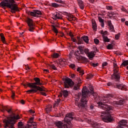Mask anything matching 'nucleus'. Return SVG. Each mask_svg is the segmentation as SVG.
Here are the masks:
<instances>
[{
    "mask_svg": "<svg viewBox=\"0 0 128 128\" xmlns=\"http://www.w3.org/2000/svg\"><path fill=\"white\" fill-rule=\"evenodd\" d=\"M114 97V96L112 94H108L106 97L104 98L103 102H98V103L99 108L104 110L102 112V114H106L104 116V115H101L102 116V120L104 122H110L114 120V117H112L110 114H108L109 112H110L111 110H112V107L106 104V103L108 102L110 100Z\"/></svg>",
    "mask_w": 128,
    "mask_h": 128,
    "instance_id": "obj_1",
    "label": "nucleus"
},
{
    "mask_svg": "<svg viewBox=\"0 0 128 128\" xmlns=\"http://www.w3.org/2000/svg\"><path fill=\"white\" fill-rule=\"evenodd\" d=\"M0 6H6L10 8L12 12H16L17 10H18V4L16 2H14V0H5L0 2Z\"/></svg>",
    "mask_w": 128,
    "mask_h": 128,
    "instance_id": "obj_2",
    "label": "nucleus"
},
{
    "mask_svg": "<svg viewBox=\"0 0 128 128\" xmlns=\"http://www.w3.org/2000/svg\"><path fill=\"white\" fill-rule=\"evenodd\" d=\"M16 120H20V116L17 115L16 116H9L4 120L3 122L4 124V128H14V124L16 122Z\"/></svg>",
    "mask_w": 128,
    "mask_h": 128,
    "instance_id": "obj_3",
    "label": "nucleus"
},
{
    "mask_svg": "<svg viewBox=\"0 0 128 128\" xmlns=\"http://www.w3.org/2000/svg\"><path fill=\"white\" fill-rule=\"evenodd\" d=\"M90 92V90L86 88H83L82 89V98L81 102L79 104V106L82 108H84L86 104H88V96Z\"/></svg>",
    "mask_w": 128,
    "mask_h": 128,
    "instance_id": "obj_4",
    "label": "nucleus"
},
{
    "mask_svg": "<svg viewBox=\"0 0 128 128\" xmlns=\"http://www.w3.org/2000/svg\"><path fill=\"white\" fill-rule=\"evenodd\" d=\"M42 84L40 82H36L34 83H27L26 84H24L23 86L26 88V86H28L29 88H35L37 90H40V92H46V88H44V86H42V88L40 87L39 86H42Z\"/></svg>",
    "mask_w": 128,
    "mask_h": 128,
    "instance_id": "obj_5",
    "label": "nucleus"
},
{
    "mask_svg": "<svg viewBox=\"0 0 128 128\" xmlns=\"http://www.w3.org/2000/svg\"><path fill=\"white\" fill-rule=\"evenodd\" d=\"M74 120V114L73 113H68L64 118V122H66L68 126H72L70 120Z\"/></svg>",
    "mask_w": 128,
    "mask_h": 128,
    "instance_id": "obj_6",
    "label": "nucleus"
},
{
    "mask_svg": "<svg viewBox=\"0 0 128 128\" xmlns=\"http://www.w3.org/2000/svg\"><path fill=\"white\" fill-rule=\"evenodd\" d=\"M74 86V82L70 78H66L64 80V86L65 88H70V86Z\"/></svg>",
    "mask_w": 128,
    "mask_h": 128,
    "instance_id": "obj_7",
    "label": "nucleus"
},
{
    "mask_svg": "<svg viewBox=\"0 0 128 128\" xmlns=\"http://www.w3.org/2000/svg\"><path fill=\"white\" fill-rule=\"evenodd\" d=\"M54 124L58 128H70V126H68L67 124H64L60 121H58L54 122Z\"/></svg>",
    "mask_w": 128,
    "mask_h": 128,
    "instance_id": "obj_8",
    "label": "nucleus"
},
{
    "mask_svg": "<svg viewBox=\"0 0 128 128\" xmlns=\"http://www.w3.org/2000/svg\"><path fill=\"white\" fill-rule=\"evenodd\" d=\"M114 74L112 75V80H116L117 82L120 80V74H118V69H114Z\"/></svg>",
    "mask_w": 128,
    "mask_h": 128,
    "instance_id": "obj_9",
    "label": "nucleus"
},
{
    "mask_svg": "<svg viewBox=\"0 0 128 128\" xmlns=\"http://www.w3.org/2000/svg\"><path fill=\"white\" fill-rule=\"evenodd\" d=\"M30 16H34L35 18H38L40 16H42V11L38 10H35L33 12H29Z\"/></svg>",
    "mask_w": 128,
    "mask_h": 128,
    "instance_id": "obj_10",
    "label": "nucleus"
},
{
    "mask_svg": "<svg viewBox=\"0 0 128 128\" xmlns=\"http://www.w3.org/2000/svg\"><path fill=\"white\" fill-rule=\"evenodd\" d=\"M28 24L30 28L28 30L29 32H34V23L32 22V20L28 18Z\"/></svg>",
    "mask_w": 128,
    "mask_h": 128,
    "instance_id": "obj_11",
    "label": "nucleus"
},
{
    "mask_svg": "<svg viewBox=\"0 0 128 128\" xmlns=\"http://www.w3.org/2000/svg\"><path fill=\"white\" fill-rule=\"evenodd\" d=\"M126 124H128L126 120H121L119 122V126H118L117 128H128L126 126Z\"/></svg>",
    "mask_w": 128,
    "mask_h": 128,
    "instance_id": "obj_12",
    "label": "nucleus"
},
{
    "mask_svg": "<svg viewBox=\"0 0 128 128\" xmlns=\"http://www.w3.org/2000/svg\"><path fill=\"white\" fill-rule=\"evenodd\" d=\"M52 18L55 20H62V16L60 12H56L52 14Z\"/></svg>",
    "mask_w": 128,
    "mask_h": 128,
    "instance_id": "obj_13",
    "label": "nucleus"
},
{
    "mask_svg": "<svg viewBox=\"0 0 128 128\" xmlns=\"http://www.w3.org/2000/svg\"><path fill=\"white\" fill-rule=\"evenodd\" d=\"M94 56H96V54H94V51H91L88 53L87 56L89 60H92L94 58Z\"/></svg>",
    "mask_w": 128,
    "mask_h": 128,
    "instance_id": "obj_14",
    "label": "nucleus"
},
{
    "mask_svg": "<svg viewBox=\"0 0 128 128\" xmlns=\"http://www.w3.org/2000/svg\"><path fill=\"white\" fill-rule=\"evenodd\" d=\"M124 104V101L120 100V101H114L113 102V105L114 106H122Z\"/></svg>",
    "mask_w": 128,
    "mask_h": 128,
    "instance_id": "obj_15",
    "label": "nucleus"
},
{
    "mask_svg": "<svg viewBox=\"0 0 128 128\" xmlns=\"http://www.w3.org/2000/svg\"><path fill=\"white\" fill-rule=\"evenodd\" d=\"M115 88H116L121 90H125L126 86H123L122 84H118L116 85V86H115Z\"/></svg>",
    "mask_w": 128,
    "mask_h": 128,
    "instance_id": "obj_16",
    "label": "nucleus"
},
{
    "mask_svg": "<svg viewBox=\"0 0 128 128\" xmlns=\"http://www.w3.org/2000/svg\"><path fill=\"white\" fill-rule=\"evenodd\" d=\"M108 26L110 28V30L111 32H114V25L112 24V21L108 20Z\"/></svg>",
    "mask_w": 128,
    "mask_h": 128,
    "instance_id": "obj_17",
    "label": "nucleus"
},
{
    "mask_svg": "<svg viewBox=\"0 0 128 128\" xmlns=\"http://www.w3.org/2000/svg\"><path fill=\"white\" fill-rule=\"evenodd\" d=\"M78 4L81 10H84V2L82 0H78Z\"/></svg>",
    "mask_w": 128,
    "mask_h": 128,
    "instance_id": "obj_18",
    "label": "nucleus"
},
{
    "mask_svg": "<svg viewBox=\"0 0 128 128\" xmlns=\"http://www.w3.org/2000/svg\"><path fill=\"white\" fill-rule=\"evenodd\" d=\"M94 88L92 86L91 87V94H92V96L94 98V100H96V98H98V94L96 92H94Z\"/></svg>",
    "mask_w": 128,
    "mask_h": 128,
    "instance_id": "obj_19",
    "label": "nucleus"
},
{
    "mask_svg": "<svg viewBox=\"0 0 128 128\" xmlns=\"http://www.w3.org/2000/svg\"><path fill=\"white\" fill-rule=\"evenodd\" d=\"M36 126H38V124H36V122H34L31 124H28L27 128H37Z\"/></svg>",
    "mask_w": 128,
    "mask_h": 128,
    "instance_id": "obj_20",
    "label": "nucleus"
},
{
    "mask_svg": "<svg viewBox=\"0 0 128 128\" xmlns=\"http://www.w3.org/2000/svg\"><path fill=\"white\" fill-rule=\"evenodd\" d=\"M66 18L69 20V22H72L74 19L72 18L74 16L72 15L71 14L67 13L66 14Z\"/></svg>",
    "mask_w": 128,
    "mask_h": 128,
    "instance_id": "obj_21",
    "label": "nucleus"
},
{
    "mask_svg": "<svg viewBox=\"0 0 128 128\" xmlns=\"http://www.w3.org/2000/svg\"><path fill=\"white\" fill-rule=\"evenodd\" d=\"M98 20H99V22H100L101 24V26L102 28H104V20L100 16L98 17Z\"/></svg>",
    "mask_w": 128,
    "mask_h": 128,
    "instance_id": "obj_22",
    "label": "nucleus"
},
{
    "mask_svg": "<svg viewBox=\"0 0 128 128\" xmlns=\"http://www.w3.org/2000/svg\"><path fill=\"white\" fill-rule=\"evenodd\" d=\"M8 107H2V109H1V112H4L5 110H6V112H8V114H10V112H12V109H10L9 110H8Z\"/></svg>",
    "mask_w": 128,
    "mask_h": 128,
    "instance_id": "obj_23",
    "label": "nucleus"
},
{
    "mask_svg": "<svg viewBox=\"0 0 128 128\" xmlns=\"http://www.w3.org/2000/svg\"><path fill=\"white\" fill-rule=\"evenodd\" d=\"M78 52H79L78 50H76V52L75 56L76 60H80V58L82 57V56H80V54H78Z\"/></svg>",
    "mask_w": 128,
    "mask_h": 128,
    "instance_id": "obj_24",
    "label": "nucleus"
},
{
    "mask_svg": "<svg viewBox=\"0 0 128 128\" xmlns=\"http://www.w3.org/2000/svg\"><path fill=\"white\" fill-rule=\"evenodd\" d=\"M92 28L94 30H96V20H92Z\"/></svg>",
    "mask_w": 128,
    "mask_h": 128,
    "instance_id": "obj_25",
    "label": "nucleus"
},
{
    "mask_svg": "<svg viewBox=\"0 0 128 128\" xmlns=\"http://www.w3.org/2000/svg\"><path fill=\"white\" fill-rule=\"evenodd\" d=\"M80 84H82V82H79L76 84H75L74 87V90H80Z\"/></svg>",
    "mask_w": 128,
    "mask_h": 128,
    "instance_id": "obj_26",
    "label": "nucleus"
},
{
    "mask_svg": "<svg viewBox=\"0 0 128 128\" xmlns=\"http://www.w3.org/2000/svg\"><path fill=\"white\" fill-rule=\"evenodd\" d=\"M76 44H84L82 37V38L78 37V42Z\"/></svg>",
    "mask_w": 128,
    "mask_h": 128,
    "instance_id": "obj_27",
    "label": "nucleus"
},
{
    "mask_svg": "<svg viewBox=\"0 0 128 128\" xmlns=\"http://www.w3.org/2000/svg\"><path fill=\"white\" fill-rule=\"evenodd\" d=\"M37 89H31L26 91V92H29V94H34L38 92Z\"/></svg>",
    "mask_w": 128,
    "mask_h": 128,
    "instance_id": "obj_28",
    "label": "nucleus"
},
{
    "mask_svg": "<svg viewBox=\"0 0 128 128\" xmlns=\"http://www.w3.org/2000/svg\"><path fill=\"white\" fill-rule=\"evenodd\" d=\"M69 94H70V92L66 90H64L62 91V94L64 98H66L68 96Z\"/></svg>",
    "mask_w": 128,
    "mask_h": 128,
    "instance_id": "obj_29",
    "label": "nucleus"
},
{
    "mask_svg": "<svg viewBox=\"0 0 128 128\" xmlns=\"http://www.w3.org/2000/svg\"><path fill=\"white\" fill-rule=\"evenodd\" d=\"M82 38L86 44H88V36H82Z\"/></svg>",
    "mask_w": 128,
    "mask_h": 128,
    "instance_id": "obj_30",
    "label": "nucleus"
},
{
    "mask_svg": "<svg viewBox=\"0 0 128 128\" xmlns=\"http://www.w3.org/2000/svg\"><path fill=\"white\" fill-rule=\"evenodd\" d=\"M34 117H31L30 120L28 121V124H34Z\"/></svg>",
    "mask_w": 128,
    "mask_h": 128,
    "instance_id": "obj_31",
    "label": "nucleus"
},
{
    "mask_svg": "<svg viewBox=\"0 0 128 128\" xmlns=\"http://www.w3.org/2000/svg\"><path fill=\"white\" fill-rule=\"evenodd\" d=\"M100 34H102V38H104V36H106V34H108V32L107 31L104 32V30H102L100 31Z\"/></svg>",
    "mask_w": 128,
    "mask_h": 128,
    "instance_id": "obj_32",
    "label": "nucleus"
},
{
    "mask_svg": "<svg viewBox=\"0 0 128 128\" xmlns=\"http://www.w3.org/2000/svg\"><path fill=\"white\" fill-rule=\"evenodd\" d=\"M0 36L1 40L2 42L4 43L6 42V38H4V34L2 33H1Z\"/></svg>",
    "mask_w": 128,
    "mask_h": 128,
    "instance_id": "obj_33",
    "label": "nucleus"
},
{
    "mask_svg": "<svg viewBox=\"0 0 128 128\" xmlns=\"http://www.w3.org/2000/svg\"><path fill=\"white\" fill-rule=\"evenodd\" d=\"M103 38V40L104 42H110V38H108V36H104Z\"/></svg>",
    "mask_w": 128,
    "mask_h": 128,
    "instance_id": "obj_34",
    "label": "nucleus"
},
{
    "mask_svg": "<svg viewBox=\"0 0 128 128\" xmlns=\"http://www.w3.org/2000/svg\"><path fill=\"white\" fill-rule=\"evenodd\" d=\"M66 59H60V64H66Z\"/></svg>",
    "mask_w": 128,
    "mask_h": 128,
    "instance_id": "obj_35",
    "label": "nucleus"
},
{
    "mask_svg": "<svg viewBox=\"0 0 128 128\" xmlns=\"http://www.w3.org/2000/svg\"><path fill=\"white\" fill-rule=\"evenodd\" d=\"M114 48V46L112 44H110L108 45L107 49L108 50H112Z\"/></svg>",
    "mask_w": 128,
    "mask_h": 128,
    "instance_id": "obj_36",
    "label": "nucleus"
},
{
    "mask_svg": "<svg viewBox=\"0 0 128 128\" xmlns=\"http://www.w3.org/2000/svg\"><path fill=\"white\" fill-rule=\"evenodd\" d=\"M46 112L47 114H48L51 110H52V106H48L46 108Z\"/></svg>",
    "mask_w": 128,
    "mask_h": 128,
    "instance_id": "obj_37",
    "label": "nucleus"
},
{
    "mask_svg": "<svg viewBox=\"0 0 128 128\" xmlns=\"http://www.w3.org/2000/svg\"><path fill=\"white\" fill-rule=\"evenodd\" d=\"M52 30L54 31L56 34H58V29L56 28L55 26L52 25Z\"/></svg>",
    "mask_w": 128,
    "mask_h": 128,
    "instance_id": "obj_38",
    "label": "nucleus"
},
{
    "mask_svg": "<svg viewBox=\"0 0 128 128\" xmlns=\"http://www.w3.org/2000/svg\"><path fill=\"white\" fill-rule=\"evenodd\" d=\"M58 56H60V54L58 53H54L52 55V57L54 58H58Z\"/></svg>",
    "mask_w": 128,
    "mask_h": 128,
    "instance_id": "obj_39",
    "label": "nucleus"
},
{
    "mask_svg": "<svg viewBox=\"0 0 128 128\" xmlns=\"http://www.w3.org/2000/svg\"><path fill=\"white\" fill-rule=\"evenodd\" d=\"M122 66H128V60L124 61L122 64Z\"/></svg>",
    "mask_w": 128,
    "mask_h": 128,
    "instance_id": "obj_40",
    "label": "nucleus"
},
{
    "mask_svg": "<svg viewBox=\"0 0 128 128\" xmlns=\"http://www.w3.org/2000/svg\"><path fill=\"white\" fill-rule=\"evenodd\" d=\"M84 52L86 54V56H88V54L90 53V50H88V48L84 49Z\"/></svg>",
    "mask_w": 128,
    "mask_h": 128,
    "instance_id": "obj_41",
    "label": "nucleus"
},
{
    "mask_svg": "<svg viewBox=\"0 0 128 128\" xmlns=\"http://www.w3.org/2000/svg\"><path fill=\"white\" fill-rule=\"evenodd\" d=\"M90 65L92 66H94V68H96V66H98V63L94 64V63H93V62H91Z\"/></svg>",
    "mask_w": 128,
    "mask_h": 128,
    "instance_id": "obj_42",
    "label": "nucleus"
},
{
    "mask_svg": "<svg viewBox=\"0 0 128 128\" xmlns=\"http://www.w3.org/2000/svg\"><path fill=\"white\" fill-rule=\"evenodd\" d=\"M54 0L56 2H58V4H64V2L62 0Z\"/></svg>",
    "mask_w": 128,
    "mask_h": 128,
    "instance_id": "obj_43",
    "label": "nucleus"
},
{
    "mask_svg": "<svg viewBox=\"0 0 128 128\" xmlns=\"http://www.w3.org/2000/svg\"><path fill=\"white\" fill-rule=\"evenodd\" d=\"M50 68H52L54 70H57L56 67V66H54V64L50 65Z\"/></svg>",
    "mask_w": 128,
    "mask_h": 128,
    "instance_id": "obj_44",
    "label": "nucleus"
},
{
    "mask_svg": "<svg viewBox=\"0 0 128 128\" xmlns=\"http://www.w3.org/2000/svg\"><path fill=\"white\" fill-rule=\"evenodd\" d=\"M23 125L24 124H22V122H18V128H21Z\"/></svg>",
    "mask_w": 128,
    "mask_h": 128,
    "instance_id": "obj_45",
    "label": "nucleus"
},
{
    "mask_svg": "<svg viewBox=\"0 0 128 128\" xmlns=\"http://www.w3.org/2000/svg\"><path fill=\"white\" fill-rule=\"evenodd\" d=\"M80 60H84V62H86V58L84 56H81V58L80 59Z\"/></svg>",
    "mask_w": 128,
    "mask_h": 128,
    "instance_id": "obj_46",
    "label": "nucleus"
},
{
    "mask_svg": "<svg viewBox=\"0 0 128 128\" xmlns=\"http://www.w3.org/2000/svg\"><path fill=\"white\" fill-rule=\"evenodd\" d=\"M94 42L96 44H98L100 40L98 39L95 38L94 39Z\"/></svg>",
    "mask_w": 128,
    "mask_h": 128,
    "instance_id": "obj_47",
    "label": "nucleus"
},
{
    "mask_svg": "<svg viewBox=\"0 0 128 128\" xmlns=\"http://www.w3.org/2000/svg\"><path fill=\"white\" fill-rule=\"evenodd\" d=\"M34 80L37 82H40V78H35Z\"/></svg>",
    "mask_w": 128,
    "mask_h": 128,
    "instance_id": "obj_48",
    "label": "nucleus"
},
{
    "mask_svg": "<svg viewBox=\"0 0 128 128\" xmlns=\"http://www.w3.org/2000/svg\"><path fill=\"white\" fill-rule=\"evenodd\" d=\"M52 6H54V8H58V5L56 3H52Z\"/></svg>",
    "mask_w": 128,
    "mask_h": 128,
    "instance_id": "obj_49",
    "label": "nucleus"
},
{
    "mask_svg": "<svg viewBox=\"0 0 128 128\" xmlns=\"http://www.w3.org/2000/svg\"><path fill=\"white\" fill-rule=\"evenodd\" d=\"M60 99H57V102L55 103V106H58V104H60Z\"/></svg>",
    "mask_w": 128,
    "mask_h": 128,
    "instance_id": "obj_50",
    "label": "nucleus"
},
{
    "mask_svg": "<svg viewBox=\"0 0 128 128\" xmlns=\"http://www.w3.org/2000/svg\"><path fill=\"white\" fill-rule=\"evenodd\" d=\"M108 66V62H104L102 64V66L103 68H104V66Z\"/></svg>",
    "mask_w": 128,
    "mask_h": 128,
    "instance_id": "obj_51",
    "label": "nucleus"
},
{
    "mask_svg": "<svg viewBox=\"0 0 128 128\" xmlns=\"http://www.w3.org/2000/svg\"><path fill=\"white\" fill-rule=\"evenodd\" d=\"M106 8L109 10H112V6H106Z\"/></svg>",
    "mask_w": 128,
    "mask_h": 128,
    "instance_id": "obj_52",
    "label": "nucleus"
},
{
    "mask_svg": "<svg viewBox=\"0 0 128 128\" xmlns=\"http://www.w3.org/2000/svg\"><path fill=\"white\" fill-rule=\"evenodd\" d=\"M78 48L79 49V50H84V46H79L78 47Z\"/></svg>",
    "mask_w": 128,
    "mask_h": 128,
    "instance_id": "obj_53",
    "label": "nucleus"
},
{
    "mask_svg": "<svg viewBox=\"0 0 128 128\" xmlns=\"http://www.w3.org/2000/svg\"><path fill=\"white\" fill-rule=\"evenodd\" d=\"M71 40H72V41L74 42H78V41L76 40V39L74 38V37H72V38H71Z\"/></svg>",
    "mask_w": 128,
    "mask_h": 128,
    "instance_id": "obj_54",
    "label": "nucleus"
},
{
    "mask_svg": "<svg viewBox=\"0 0 128 128\" xmlns=\"http://www.w3.org/2000/svg\"><path fill=\"white\" fill-rule=\"evenodd\" d=\"M70 66V68H74L76 65H74V64H71Z\"/></svg>",
    "mask_w": 128,
    "mask_h": 128,
    "instance_id": "obj_55",
    "label": "nucleus"
},
{
    "mask_svg": "<svg viewBox=\"0 0 128 128\" xmlns=\"http://www.w3.org/2000/svg\"><path fill=\"white\" fill-rule=\"evenodd\" d=\"M115 38H116V40H118V38H120V34H116L115 36Z\"/></svg>",
    "mask_w": 128,
    "mask_h": 128,
    "instance_id": "obj_56",
    "label": "nucleus"
},
{
    "mask_svg": "<svg viewBox=\"0 0 128 128\" xmlns=\"http://www.w3.org/2000/svg\"><path fill=\"white\" fill-rule=\"evenodd\" d=\"M41 94H42V96H46V92H40Z\"/></svg>",
    "mask_w": 128,
    "mask_h": 128,
    "instance_id": "obj_57",
    "label": "nucleus"
},
{
    "mask_svg": "<svg viewBox=\"0 0 128 128\" xmlns=\"http://www.w3.org/2000/svg\"><path fill=\"white\" fill-rule=\"evenodd\" d=\"M29 112H30V114H34L35 112H34V110H29Z\"/></svg>",
    "mask_w": 128,
    "mask_h": 128,
    "instance_id": "obj_58",
    "label": "nucleus"
},
{
    "mask_svg": "<svg viewBox=\"0 0 128 128\" xmlns=\"http://www.w3.org/2000/svg\"><path fill=\"white\" fill-rule=\"evenodd\" d=\"M80 72L81 76H84V71H82V70H80V72Z\"/></svg>",
    "mask_w": 128,
    "mask_h": 128,
    "instance_id": "obj_59",
    "label": "nucleus"
},
{
    "mask_svg": "<svg viewBox=\"0 0 128 128\" xmlns=\"http://www.w3.org/2000/svg\"><path fill=\"white\" fill-rule=\"evenodd\" d=\"M113 66H114V68H116V66H118L117 64H116V62H114Z\"/></svg>",
    "mask_w": 128,
    "mask_h": 128,
    "instance_id": "obj_60",
    "label": "nucleus"
},
{
    "mask_svg": "<svg viewBox=\"0 0 128 128\" xmlns=\"http://www.w3.org/2000/svg\"><path fill=\"white\" fill-rule=\"evenodd\" d=\"M80 52L81 54H84V50H80Z\"/></svg>",
    "mask_w": 128,
    "mask_h": 128,
    "instance_id": "obj_61",
    "label": "nucleus"
},
{
    "mask_svg": "<svg viewBox=\"0 0 128 128\" xmlns=\"http://www.w3.org/2000/svg\"><path fill=\"white\" fill-rule=\"evenodd\" d=\"M121 10H122V12H126V8H124V7H122L121 8Z\"/></svg>",
    "mask_w": 128,
    "mask_h": 128,
    "instance_id": "obj_62",
    "label": "nucleus"
},
{
    "mask_svg": "<svg viewBox=\"0 0 128 128\" xmlns=\"http://www.w3.org/2000/svg\"><path fill=\"white\" fill-rule=\"evenodd\" d=\"M69 36H70L71 38H74V35L72 34V32H70L69 34Z\"/></svg>",
    "mask_w": 128,
    "mask_h": 128,
    "instance_id": "obj_63",
    "label": "nucleus"
},
{
    "mask_svg": "<svg viewBox=\"0 0 128 128\" xmlns=\"http://www.w3.org/2000/svg\"><path fill=\"white\" fill-rule=\"evenodd\" d=\"M20 104H24V100H21Z\"/></svg>",
    "mask_w": 128,
    "mask_h": 128,
    "instance_id": "obj_64",
    "label": "nucleus"
}]
</instances>
